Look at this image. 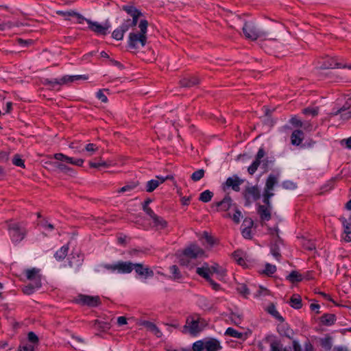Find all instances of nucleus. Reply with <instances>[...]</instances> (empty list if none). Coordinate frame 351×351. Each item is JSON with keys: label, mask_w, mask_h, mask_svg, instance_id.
Wrapping results in <instances>:
<instances>
[{"label": "nucleus", "mask_w": 351, "mask_h": 351, "mask_svg": "<svg viewBox=\"0 0 351 351\" xmlns=\"http://www.w3.org/2000/svg\"><path fill=\"white\" fill-rule=\"evenodd\" d=\"M282 186L284 189L289 190H293L297 187V185L294 182L289 180L284 181L282 183Z\"/></svg>", "instance_id": "obj_57"}, {"label": "nucleus", "mask_w": 351, "mask_h": 351, "mask_svg": "<svg viewBox=\"0 0 351 351\" xmlns=\"http://www.w3.org/2000/svg\"><path fill=\"white\" fill-rule=\"evenodd\" d=\"M272 206L269 207L267 205H259L257 209V213L260 218L263 221H269L271 218V210Z\"/></svg>", "instance_id": "obj_17"}, {"label": "nucleus", "mask_w": 351, "mask_h": 351, "mask_svg": "<svg viewBox=\"0 0 351 351\" xmlns=\"http://www.w3.org/2000/svg\"><path fill=\"white\" fill-rule=\"evenodd\" d=\"M138 185V182H133L130 184H127V185L121 187V189H119L118 190V193H124V192H127V191H130L133 190L134 189H135Z\"/></svg>", "instance_id": "obj_49"}, {"label": "nucleus", "mask_w": 351, "mask_h": 351, "mask_svg": "<svg viewBox=\"0 0 351 351\" xmlns=\"http://www.w3.org/2000/svg\"><path fill=\"white\" fill-rule=\"evenodd\" d=\"M234 213L232 216L230 213L226 215L225 217L232 218L235 223L240 222L241 217H242L241 212L237 208V206H234Z\"/></svg>", "instance_id": "obj_36"}, {"label": "nucleus", "mask_w": 351, "mask_h": 351, "mask_svg": "<svg viewBox=\"0 0 351 351\" xmlns=\"http://www.w3.org/2000/svg\"><path fill=\"white\" fill-rule=\"evenodd\" d=\"M85 149L88 152L90 153V155H92L95 152H96L98 149V147L96 146V145L93 143H89L86 145Z\"/></svg>", "instance_id": "obj_64"}, {"label": "nucleus", "mask_w": 351, "mask_h": 351, "mask_svg": "<svg viewBox=\"0 0 351 351\" xmlns=\"http://www.w3.org/2000/svg\"><path fill=\"white\" fill-rule=\"evenodd\" d=\"M254 225V221L251 218H245L242 223V228H252Z\"/></svg>", "instance_id": "obj_63"}, {"label": "nucleus", "mask_w": 351, "mask_h": 351, "mask_svg": "<svg viewBox=\"0 0 351 351\" xmlns=\"http://www.w3.org/2000/svg\"><path fill=\"white\" fill-rule=\"evenodd\" d=\"M231 321L237 326L241 324L243 319L242 314L232 312L230 315Z\"/></svg>", "instance_id": "obj_42"}, {"label": "nucleus", "mask_w": 351, "mask_h": 351, "mask_svg": "<svg viewBox=\"0 0 351 351\" xmlns=\"http://www.w3.org/2000/svg\"><path fill=\"white\" fill-rule=\"evenodd\" d=\"M152 220L154 221V226L160 229L165 228L167 225V222L163 218L158 215H156L152 219Z\"/></svg>", "instance_id": "obj_35"}, {"label": "nucleus", "mask_w": 351, "mask_h": 351, "mask_svg": "<svg viewBox=\"0 0 351 351\" xmlns=\"http://www.w3.org/2000/svg\"><path fill=\"white\" fill-rule=\"evenodd\" d=\"M8 230L12 242H21L26 235V230L19 223H8Z\"/></svg>", "instance_id": "obj_5"}, {"label": "nucleus", "mask_w": 351, "mask_h": 351, "mask_svg": "<svg viewBox=\"0 0 351 351\" xmlns=\"http://www.w3.org/2000/svg\"><path fill=\"white\" fill-rule=\"evenodd\" d=\"M103 267L111 271H117L120 274H130L133 270L134 263L130 261H119L114 264H104Z\"/></svg>", "instance_id": "obj_6"}, {"label": "nucleus", "mask_w": 351, "mask_h": 351, "mask_svg": "<svg viewBox=\"0 0 351 351\" xmlns=\"http://www.w3.org/2000/svg\"><path fill=\"white\" fill-rule=\"evenodd\" d=\"M232 199L230 196L227 194L221 201L215 202L212 204V208L216 207V210L219 211H227L232 206H235L236 205L232 203Z\"/></svg>", "instance_id": "obj_11"}, {"label": "nucleus", "mask_w": 351, "mask_h": 351, "mask_svg": "<svg viewBox=\"0 0 351 351\" xmlns=\"http://www.w3.org/2000/svg\"><path fill=\"white\" fill-rule=\"evenodd\" d=\"M75 302L82 305H86L90 307H96L101 304L99 296H90L80 294L75 299Z\"/></svg>", "instance_id": "obj_8"}, {"label": "nucleus", "mask_w": 351, "mask_h": 351, "mask_svg": "<svg viewBox=\"0 0 351 351\" xmlns=\"http://www.w3.org/2000/svg\"><path fill=\"white\" fill-rule=\"evenodd\" d=\"M243 194L245 200V206L250 205L252 202H255L261 197V192L258 186L246 187Z\"/></svg>", "instance_id": "obj_7"}, {"label": "nucleus", "mask_w": 351, "mask_h": 351, "mask_svg": "<svg viewBox=\"0 0 351 351\" xmlns=\"http://www.w3.org/2000/svg\"><path fill=\"white\" fill-rule=\"evenodd\" d=\"M12 163L17 167H25L24 160L21 159L19 154L14 155Z\"/></svg>", "instance_id": "obj_53"}, {"label": "nucleus", "mask_w": 351, "mask_h": 351, "mask_svg": "<svg viewBox=\"0 0 351 351\" xmlns=\"http://www.w3.org/2000/svg\"><path fill=\"white\" fill-rule=\"evenodd\" d=\"M289 304L291 307H293L295 309H300L302 306V298L300 295L298 294H293L289 300Z\"/></svg>", "instance_id": "obj_30"}, {"label": "nucleus", "mask_w": 351, "mask_h": 351, "mask_svg": "<svg viewBox=\"0 0 351 351\" xmlns=\"http://www.w3.org/2000/svg\"><path fill=\"white\" fill-rule=\"evenodd\" d=\"M265 152L264 149L261 147L257 152L255 160L247 169V171L250 175H253L256 171L258 166L261 164V160L265 156Z\"/></svg>", "instance_id": "obj_14"}, {"label": "nucleus", "mask_w": 351, "mask_h": 351, "mask_svg": "<svg viewBox=\"0 0 351 351\" xmlns=\"http://www.w3.org/2000/svg\"><path fill=\"white\" fill-rule=\"evenodd\" d=\"M213 197V193L209 190H206L200 193L199 200L202 202H208L211 200Z\"/></svg>", "instance_id": "obj_37"}, {"label": "nucleus", "mask_w": 351, "mask_h": 351, "mask_svg": "<svg viewBox=\"0 0 351 351\" xmlns=\"http://www.w3.org/2000/svg\"><path fill=\"white\" fill-rule=\"evenodd\" d=\"M133 270L136 274L145 279L154 276V271L149 267L145 266L143 263H134Z\"/></svg>", "instance_id": "obj_10"}, {"label": "nucleus", "mask_w": 351, "mask_h": 351, "mask_svg": "<svg viewBox=\"0 0 351 351\" xmlns=\"http://www.w3.org/2000/svg\"><path fill=\"white\" fill-rule=\"evenodd\" d=\"M237 290L245 298L250 294V291L245 284H239L237 287Z\"/></svg>", "instance_id": "obj_48"}, {"label": "nucleus", "mask_w": 351, "mask_h": 351, "mask_svg": "<svg viewBox=\"0 0 351 351\" xmlns=\"http://www.w3.org/2000/svg\"><path fill=\"white\" fill-rule=\"evenodd\" d=\"M282 345L278 341H273L270 343L271 351H281Z\"/></svg>", "instance_id": "obj_59"}, {"label": "nucleus", "mask_w": 351, "mask_h": 351, "mask_svg": "<svg viewBox=\"0 0 351 351\" xmlns=\"http://www.w3.org/2000/svg\"><path fill=\"white\" fill-rule=\"evenodd\" d=\"M225 335L230 336V337H234V338L243 339V340L245 339V338H246L245 334L240 332L237 331V330H235L232 328H230V327H229L226 329V330L225 332Z\"/></svg>", "instance_id": "obj_31"}, {"label": "nucleus", "mask_w": 351, "mask_h": 351, "mask_svg": "<svg viewBox=\"0 0 351 351\" xmlns=\"http://www.w3.org/2000/svg\"><path fill=\"white\" fill-rule=\"evenodd\" d=\"M71 75H65L60 78V80L58 79H53V80H49L45 79L44 81V84L50 86L52 88H54L55 85H63L69 83H71Z\"/></svg>", "instance_id": "obj_15"}, {"label": "nucleus", "mask_w": 351, "mask_h": 351, "mask_svg": "<svg viewBox=\"0 0 351 351\" xmlns=\"http://www.w3.org/2000/svg\"><path fill=\"white\" fill-rule=\"evenodd\" d=\"M243 182V180L240 179L237 175H234L232 177L227 178L222 188L224 191L228 188H232L233 191L239 192L240 191V185Z\"/></svg>", "instance_id": "obj_9"}, {"label": "nucleus", "mask_w": 351, "mask_h": 351, "mask_svg": "<svg viewBox=\"0 0 351 351\" xmlns=\"http://www.w3.org/2000/svg\"><path fill=\"white\" fill-rule=\"evenodd\" d=\"M137 324L139 326H145L150 332L152 330V328L154 327V326L156 325L155 324H154L149 321H146V320H139L137 322Z\"/></svg>", "instance_id": "obj_51"}, {"label": "nucleus", "mask_w": 351, "mask_h": 351, "mask_svg": "<svg viewBox=\"0 0 351 351\" xmlns=\"http://www.w3.org/2000/svg\"><path fill=\"white\" fill-rule=\"evenodd\" d=\"M40 269L37 268H32L25 271L27 278L31 281V282H36L38 280L41 282V276L39 274Z\"/></svg>", "instance_id": "obj_20"}, {"label": "nucleus", "mask_w": 351, "mask_h": 351, "mask_svg": "<svg viewBox=\"0 0 351 351\" xmlns=\"http://www.w3.org/2000/svg\"><path fill=\"white\" fill-rule=\"evenodd\" d=\"M183 254L189 258H196L200 257L204 254V250L197 245H191L186 248Z\"/></svg>", "instance_id": "obj_13"}, {"label": "nucleus", "mask_w": 351, "mask_h": 351, "mask_svg": "<svg viewBox=\"0 0 351 351\" xmlns=\"http://www.w3.org/2000/svg\"><path fill=\"white\" fill-rule=\"evenodd\" d=\"M200 80L197 76H186L180 80L182 87L191 88L199 84Z\"/></svg>", "instance_id": "obj_16"}, {"label": "nucleus", "mask_w": 351, "mask_h": 351, "mask_svg": "<svg viewBox=\"0 0 351 351\" xmlns=\"http://www.w3.org/2000/svg\"><path fill=\"white\" fill-rule=\"evenodd\" d=\"M57 14L63 16L65 19H69L70 16H74V14H75V12L74 10H69V11H60L58 10L56 12Z\"/></svg>", "instance_id": "obj_56"}, {"label": "nucleus", "mask_w": 351, "mask_h": 351, "mask_svg": "<svg viewBox=\"0 0 351 351\" xmlns=\"http://www.w3.org/2000/svg\"><path fill=\"white\" fill-rule=\"evenodd\" d=\"M42 286L41 282H39L38 280L36 282H30L27 285L25 286L23 289V291L25 294L27 295H31L36 290L40 288Z\"/></svg>", "instance_id": "obj_24"}, {"label": "nucleus", "mask_w": 351, "mask_h": 351, "mask_svg": "<svg viewBox=\"0 0 351 351\" xmlns=\"http://www.w3.org/2000/svg\"><path fill=\"white\" fill-rule=\"evenodd\" d=\"M93 326L99 331H106L110 328V324L108 322L96 319L93 322Z\"/></svg>", "instance_id": "obj_28"}, {"label": "nucleus", "mask_w": 351, "mask_h": 351, "mask_svg": "<svg viewBox=\"0 0 351 351\" xmlns=\"http://www.w3.org/2000/svg\"><path fill=\"white\" fill-rule=\"evenodd\" d=\"M233 258L235 261L240 265H245V260L243 258V252L241 250H237L232 254Z\"/></svg>", "instance_id": "obj_39"}, {"label": "nucleus", "mask_w": 351, "mask_h": 351, "mask_svg": "<svg viewBox=\"0 0 351 351\" xmlns=\"http://www.w3.org/2000/svg\"><path fill=\"white\" fill-rule=\"evenodd\" d=\"M148 22L147 20H141L138 24L140 32L138 33L131 32L128 38V47L131 49H136L139 43L142 47L147 43V32Z\"/></svg>", "instance_id": "obj_3"}, {"label": "nucleus", "mask_w": 351, "mask_h": 351, "mask_svg": "<svg viewBox=\"0 0 351 351\" xmlns=\"http://www.w3.org/2000/svg\"><path fill=\"white\" fill-rule=\"evenodd\" d=\"M271 254L278 260L279 261L280 257H281V254H280V248L278 247V245L277 244H272L271 245Z\"/></svg>", "instance_id": "obj_47"}, {"label": "nucleus", "mask_w": 351, "mask_h": 351, "mask_svg": "<svg viewBox=\"0 0 351 351\" xmlns=\"http://www.w3.org/2000/svg\"><path fill=\"white\" fill-rule=\"evenodd\" d=\"M341 221L343 223L344 231L343 233L346 236L343 237V239L346 242L351 241V223H348L345 218L341 219Z\"/></svg>", "instance_id": "obj_25"}, {"label": "nucleus", "mask_w": 351, "mask_h": 351, "mask_svg": "<svg viewBox=\"0 0 351 351\" xmlns=\"http://www.w3.org/2000/svg\"><path fill=\"white\" fill-rule=\"evenodd\" d=\"M72 258L69 261V265L71 267H73V266H76V267L78 269L80 268L84 262V254H82L80 252H73L72 253Z\"/></svg>", "instance_id": "obj_19"}, {"label": "nucleus", "mask_w": 351, "mask_h": 351, "mask_svg": "<svg viewBox=\"0 0 351 351\" xmlns=\"http://www.w3.org/2000/svg\"><path fill=\"white\" fill-rule=\"evenodd\" d=\"M112 165V161H110V160L104 161V160H102L101 159H100L98 162H92V161L89 162V166L91 168H99L100 167H108L111 166Z\"/></svg>", "instance_id": "obj_33"}, {"label": "nucleus", "mask_w": 351, "mask_h": 351, "mask_svg": "<svg viewBox=\"0 0 351 351\" xmlns=\"http://www.w3.org/2000/svg\"><path fill=\"white\" fill-rule=\"evenodd\" d=\"M241 233L245 239H251L252 238L251 228H242Z\"/></svg>", "instance_id": "obj_62"}, {"label": "nucleus", "mask_w": 351, "mask_h": 351, "mask_svg": "<svg viewBox=\"0 0 351 351\" xmlns=\"http://www.w3.org/2000/svg\"><path fill=\"white\" fill-rule=\"evenodd\" d=\"M210 271L211 269H210V266L206 263H204L202 267H197L196 269V273L206 280L210 278Z\"/></svg>", "instance_id": "obj_21"}, {"label": "nucleus", "mask_w": 351, "mask_h": 351, "mask_svg": "<svg viewBox=\"0 0 351 351\" xmlns=\"http://www.w3.org/2000/svg\"><path fill=\"white\" fill-rule=\"evenodd\" d=\"M160 184L159 180H151L147 182L146 191L151 193L154 191Z\"/></svg>", "instance_id": "obj_41"}, {"label": "nucleus", "mask_w": 351, "mask_h": 351, "mask_svg": "<svg viewBox=\"0 0 351 351\" xmlns=\"http://www.w3.org/2000/svg\"><path fill=\"white\" fill-rule=\"evenodd\" d=\"M278 176L274 174H269L266 180L263 194V202L269 207H271L270 199L274 195L273 190L275 185L278 183Z\"/></svg>", "instance_id": "obj_4"}, {"label": "nucleus", "mask_w": 351, "mask_h": 351, "mask_svg": "<svg viewBox=\"0 0 351 351\" xmlns=\"http://www.w3.org/2000/svg\"><path fill=\"white\" fill-rule=\"evenodd\" d=\"M55 167L64 173H68L69 171L72 170L71 168L69 167L65 164L60 162H57L56 163H55Z\"/></svg>", "instance_id": "obj_55"}, {"label": "nucleus", "mask_w": 351, "mask_h": 351, "mask_svg": "<svg viewBox=\"0 0 351 351\" xmlns=\"http://www.w3.org/2000/svg\"><path fill=\"white\" fill-rule=\"evenodd\" d=\"M222 348L220 342L214 338L205 339V350L206 351H218Z\"/></svg>", "instance_id": "obj_18"}, {"label": "nucleus", "mask_w": 351, "mask_h": 351, "mask_svg": "<svg viewBox=\"0 0 351 351\" xmlns=\"http://www.w3.org/2000/svg\"><path fill=\"white\" fill-rule=\"evenodd\" d=\"M287 279L291 282L295 283L300 282L302 280V276L296 271H292L287 276Z\"/></svg>", "instance_id": "obj_34"}, {"label": "nucleus", "mask_w": 351, "mask_h": 351, "mask_svg": "<svg viewBox=\"0 0 351 351\" xmlns=\"http://www.w3.org/2000/svg\"><path fill=\"white\" fill-rule=\"evenodd\" d=\"M122 10L125 11L132 17L134 15H143V13L132 5H123Z\"/></svg>", "instance_id": "obj_32"}, {"label": "nucleus", "mask_w": 351, "mask_h": 351, "mask_svg": "<svg viewBox=\"0 0 351 351\" xmlns=\"http://www.w3.org/2000/svg\"><path fill=\"white\" fill-rule=\"evenodd\" d=\"M124 33L119 27L114 29L112 34L114 39L121 40L123 38Z\"/></svg>", "instance_id": "obj_54"}, {"label": "nucleus", "mask_w": 351, "mask_h": 351, "mask_svg": "<svg viewBox=\"0 0 351 351\" xmlns=\"http://www.w3.org/2000/svg\"><path fill=\"white\" fill-rule=\"evenodd\" d=\"M170 271L172 274V278L174 280H179L182 278V275L177 265H172L170 267Z\"/></svg>", "instance_id": "obj_45"}, {"label": "nucleus", "mask_w": 351, "mask_h": 351, "mask_svg": "<svg viewBox=\"0 0 351 351\" xmlns=\"http://www.w3.org/2000/svg\"><path fill=\"white\" fill-rule=\"evenodd\" d=\"M320 344L326 351L330 350L332 348V338L330 337H326L321 339Z\"/></svg>", "instance_id": "obj_40"}, {"label": "nucleus", "mask_w": 351, "mask_h": 351, "mask_svg": "<svg viewBox=\"0 0 351 351\" xmlns=\"http://www.w3.org/2000/svg\"><path fill=\"white\" fill-rule=\"evenodd\" d=\"M69 249V244L63 245L54 254L55 258L58 261L64 260L68 254Z\"/></svg>", "instance_id": "obj_27"}, {"label": "nucleus", "mask_w": 351, "mask_h": 351, "mask_svg": "<svg viewBox=\"0 0 351 351\" xmlns=\"http://www.w3.org/2000/svg\"><path fill=\"white\" fill-rule=\"evenodd\" d=\"M53 157L57 160L66 162V163L72 164L73 162V158L69 157L63 154L57 153L55 154Z\"/></svg>", "instance_id": "obj_38"}, {"label": "nucleus", "mask_w": 351, "mask_h": 351, "mask_svg": "<svg viewBox=\"0 0 351 351\" xmlns=\"http://www.w3.org/2000/svg\"><path fill=\"white\" fill-rule=\"evenodd\" d=\"M322 68L324 69H332V68H341V64L339 62H335L333 60H330V61L328 63V64H324L323 66H322Z\"/></svg>", "instance_id": "obj_52"}, {"label": "nucleus", "mask_w": 351, "mask_h": 351, "mask_svg": "<svg viewBox=\"0 0 351 351\" xmlns=\"http://www.w3.org/2000/svg\"><path fill=\"white\" fill-rule=\"evenodd\" d=\"M320 321L325 326H331L335 324L336 316L335 314L325 313L320 317Z\"/></svg>", "instance_id": "obj_26"}, {"label": "nucleus", "mask_w": 351, "mask_h": 351, "mask_svg": "<svg viewBox=\"0 0 351 351\" xmlns=\"http://www.w3.org/2000/svg\"><path fill=\"white\" fill-rule=\"evenodd\" d=\"M276 271V267L274 265H271L270 263H266L265 265V269L263 271V273L265 274L267 276H270L273 274H274Z\"/></svg>", "instance_id": "obj_50"}, {"label": "nucleus", "mask_w": 351, "mask_h": 351, "mask_svg": "<svg viewBox=\"0 0 351 351\" xmlns=\"http://www.w3.org/2000/svg\"><path fill=\"white\" fill-rule=\"evenodd\" d=\"M192 349L193 351H202L205 349V339L199 340L193 343Z\"/></svg>", "instance_id": "obj_44"}, {"label": "nucleus", "mask_w": 351, "mask_h": 351, "mask_svg": "<svg viewBox=\"0 0 351 351\" xmlns=\"http://www.w3.org/2000/svg\"><path fill=\"white\" fill-rule=\"evenodd\" d=\"M267 312L272 315L274 318L280 321V322H284L285 319L280 315L278 311L276 310L274 304L271 303L266 309Z\"/></svg>", "instance_id": "obj_29"}, {"label": "nucleus", "mask_w": 351, "mask_h": 351, "mask_svg": "<svg viewBox=\"0 0 351 351\" xmlns=\"http://www.w3.org/2000/svg\"><path fill=\"white\" fill-rule=\"evenodd\" d=\"M21 25V23L19 22L13 23L11 21H8L5 23H3L0 24V30L3 31L6 29H11L12 27L16 26L19 27Z\"/></svg>", "instance_id": "obj_46"}, {"label": "nucleus", "mask_w": 351, "mask_h": 351, "mask_svg": "<svg viewBox=\"0 0 351 351\" xmlns=\"http://www.w3.org/2000/svg\"><path fill=\"white\" fill-rule=\"evenodd\" d=\"M86 23L88 24L89 29L99 35H106L110 27L109 24L106 23L105 25H101L99 23L93 22L91 20H86Z\"/></svg>", "instance_id": "obj_12"}, {"label": "nucleus", "mask_w": 351, "mask_h": 351, "mask_svg": "<svg viewBox=\"0 0 351 351\" xmlns=\"http://www.w3.org/2000/svg\"><path fill=\"white\" fill-rule=\"evenodd\" d=\"M242 29L245 38L251 40L261 39L263 41L270 42L277 40L275 34H272L271 30L263 29L252 21L245 22Z\"/></svg>", "instance_id": "obj_1"}, {"label": "nucleus", "mask_w": 351, "mask_h": 351, "mask_svg": "<svg viewBox=\"0 0 351 351\" xmlns=\"http://www.w3.org/2000/svg\"><path fill=\"white\" fill-rule=\"evenodd\" d=\"M205 171L203 169H198L193 172L191 176V178L194 182L200 180L204 176Z\"/></svg>", "instance_id": "obj_43"}, {"label": "nucleus", "mask_w": 351, "mask_h": 351, "mask_svg": "<svg viewBox=\"0 0 351 351\" xmlns=\"http://www.w3.org/2000/svg\"><path fill=\"white\" fill-rule=\"evenodd\" d=\"M207 325L206 320L198 314H192L186 317V324L182 327V332L196 336Z\"/></svg>", "instance_id": "obj_2"}, {"label": "nucleus", "mask_w": 351, "mask_h": 351, "mask_svg": "<svg viewBox=\"0 0 351 351\" xmlns=\"http://www.w3.org/2000/svg\"><path fill=\"white\" fill-rule=\"evenodd\" d=\"M18 351H34V347L25 343L19 347Z\"/></svg>", "instance_id": "obj_60"}, {"label": "nucleus", "mask_w": 351, "mask_h": 351, "mask_svg": "<svg viewBox=\"0 0 351 351\" xmlns=\"http://www.w3.org/2000/svg\"><path fill=\"white\" fill-rule=\"evenodd\" d=\"M304 138V132L300 130L293 131L291 136V143L293 145H299Z\"/></svg>", "instance_id": "obj_23"}, {"label": "nucleus", "mask_w": 351, "mask_h": 351, "mask_svg": "<svg viewBox=\"0 0 351 351\" xmlns=\"http://www.w3.org/2000/svg\"><path fill=\"white\" fill-rule=\"evenodd\" d=\"M28 341L32 343L37 344L38 343V337L34 332H29L27 334Z\"/></svg>", "instance_id": "obj_58"}, {"label": "nucleus", "mask_w": 351, "mask_h": 351, "mask_svg": "<svg viewBox=\"0 0 351 351\" xmlns=\"http://www.w3.org/2000/svg\"><path fill=\"white\" fill-rule=\"evenodd\" d=\"M278 332L281 336L286 337L289 339H292L294 332L287 324L279 325L278 326Z\"/></svg>", "instance_id": "obj_22"}, {"label": "nucleus", "mask_w": 351, "mask_h": 351, "mask_svg": "<svg viewBox=\"0 0 351 351\" xmlns=\"http://www.w3.org/2000/svg\"><path fill=\"white\" fill-rule=\"evenodd\" d=\"M303 113L305 114H311L315 117L318 114V108H306L303 110Z\"/></svg>", "instance_id": "obj_61"}]
</instances>
